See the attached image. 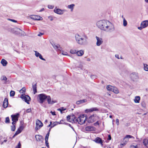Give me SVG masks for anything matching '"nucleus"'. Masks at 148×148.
Wrapping results in <instances>:
<instances>
[{
  "mask_svg": "<svg viewBox=\"0 0 148 148\" xmlns=\"http://www.w3.org/2000/svg\"><path fill=\"white\" fill-rule=\"evenodd\" d=\"M97 25L101 30L108 32L113 31L115 28L114 25L107 20H101L97 23Z\"/></svg>",
  "mask_w": 148,
  "mask_h": 148,
  "instance_id": "obj_1",
  "label": "nucleus"
},
{
  "mask_svg": "<svg viewBox=\"0 0 148 148\" xmlns=\"http://www.w3.org/2000/svg\"><path fill=\"white\" fill-rule=\"evenodd\" d=\"M75 38L77 42L80 45H86L88 44V37L85 34L81 35L76 34Z\"/></svg>",
  "mask_w": 148,
  "mask_h": 148,
  "instance_id": "obj_2",
  "label": "nucleus"
},
{
  "mask_svg": "<svg viewBox=\"0 0 148 148\" xmlns=\"http://www.w3.org/2000/svg\"><path fill=\"white\" fill-rule=\"evenodd\" d=\"M47 97V96L45 94H41L38 96V101L39 103L42 104Z\"/></svg>",
  "mask_w": 148,
  "mask_h": 148,
  "instance_id": "obj_3",
  "label": "nucleus"
},
{
  "mask_svg": "<svg viewBox=\"0 0 148 148\" xmlns=\"http://www.w3.org/2000/svg\"><path fill=\"white\" fill-rule=\"evenodd\" d=\"M99 119V117L96 114H93L90 116L88 119V122L90 123H92Z\"/></svg>",
  "mask_w": 148,
  "mask_h": 148,
  "instance_id": "obj_4",
  "label": "nucleus"
},
{
  "mask_svg": "<svg viewBox=\"0 0 148 148\" xmlns=\"http://www.w3.org/2000/svg\"><path fill=\"white\" fill-rule=\"evenodd\" d=\"M14 30L15 34L18 35L20 36H24L26 35L25 32L19 28H15L14 29Z\"/></svg>",
  "mask_w": 148,
  "mask_h": 148,
  "instance_id": "obj_5",
  "label": "nucleus"
},
{
  "mask_svg": "<svg viewBox=\"0 0 148 148\" xmlns=\"http://www.w3.org/2000/svg\"><path fill=\"white\" fill-rule=\"evenodd\" d=\"M79 122L78 123L82 125L87 120V118L85 116L84 114H82L80 115L78 117Z\"/></svg>",
  "mask_w": 148,
  "mask_h": 148,
  "instance_id": "obj_6",
  "label": "nucleus"
},
{
  "mask_svg": "<svg viewBox=\"0 0 148 148\" xmlns=\"http://www.w3.org/2000/svg\"><path fill=\"white\" fill-rule=\"evenodd\" d=\"M21 98L27 104H29V101L31 100V98L28 95H25V94H23L21 95Z\"/></svg>",
  "mask_w": 148,
  "mask_h": 148,
  "instance_id": "obj_7",
  "label": "nucleus"
},
{
  "mask_svg": "<svg viewBox=\"0 0 148 148\" xmlns=\"http://www.w3.org/2000/svg\"><path fill=\"white\" fill-rule=\"evenodd\" d=\"M65 10H61L59 8H57L56 7L54 10V12L55 13L60 15L62 14L64 12H66Z\"/></svg>",
  "mask_w": 148,
  "mask_h": 148,
  "instance_id": "obj_8",
  "label": "nucleus"
},
{
  "mask_svg": "<svg viewBox=\"0 0 148 148\" xmlns=\"http://www.w3.org/2000/svg\"><path fill=\"white\" fill-rule=\"evenodd\" d=\"M43 125V124L42 122L38 120H37L36 121V130H38L40 129Z\"/></svg>",
  "mask_w": 148,
  "mask_h": 148,
  "instance_id": "obj_9",
  "label": "nucleus"
},
{
  "mask_svg": "<svg viewBox=\"0 0 148 148\" xmlns=\"http://www.w3.org/2000/svg\"><path fill=\"white\" fill-rule=\"evenodd\" d=\"M131 79L133 81L137 80L138 78V74L136 73H133L130 75Z\"/></svg>",
  "mask_w": 148,
  "mask_h": 148,
  "instance_id": "obj_10",
  "label": "nucleus"
},
{
  "mask_svg": "<svg viewBox=\"0 0 148 148\" xmlns=\"http://www.w3.org/2000/svg\"><path fill=\"white\" fill-rule=\"evenodd\" d=\"M96 38L97 40L96 45L97 46H100L103 42V41L102 38H99L97 36H96Z\"/></svg>",
  "mask_w": 148,
  "mask_h": 148,
  "instance_id": "obj_11",
  "label": "nucleus"
},
{
  "mask_svg": "<svg viewBox=\"0 0 148 148\" xmlns=\"http://www.w3.org/2000/svg\"><path fill=\"white\" fill-rule=\"evenodd\" d=\"M19 114L17 113L15 115H12L11 116V117L12 118V121H15V122H16L18 121V118Z\"/></svg>",
  "mask_w": 148,
  "mask_h": 148,
  "instance_id": "obj_12",
  "label": "nucleus"
},
{
  "mask_svg": "<svg viewBox=\"0 0 148 148\" xmlns=\"http://www.w3.org/2000/svg\"><path fill=\"white\" fill-rule=\"evenodd\" d=\"M98 109L97 108H92L89 109H86L85 110L86 113L91 112L94 111H98Z\"/></svg>",
  "mask_w": 148,
  "mask_h": 148,
  "instance_id": "obj_13",
  "label": "nucleus"
},
{
  "mask_svg": "<svg viewBox=\"0 0 148 148\" xmlns=\"http://www.w3.org/2000/svg\"><path fill=\"white\" fill-rule=\"evenodd\" d=\"M95 127L92 126H88L86 127L85 130L87 131H95Z\"/></svg>",
  "mask_w": 148,
  "mask_h": 148,
  "instance_id": "obj_14",
  "label": "nucleus"
},
{
  "mask_svg": "<svg viewBox=\"0 0 148 148\" xmlns=\"http://www.w3.org/2000/svg\"><path fill=\"white\" fill-rule=\"evenodd\" d=\"M51 44L54 49L56 50H60L59 48H60V46L59 44H56L54 42L51 43Z\"/></svg>",
  "mask_w": 148,
  "mask_h": 148,
  "instance_id": "obj_15",
  "label": "nucleus"
},
{
  "mask_svg": "<svg viewBox=\"0 0 148 148\" xmlns=\"http://www.w3.org/2000/svg\"><path fill=\"white\" fill-rule=\"evenodd\" d=\"M94 141L97 143L100 144L102 145H103L102 140L98 137L96 138Z\"/></svg>",
  "mask_w": 148,
  "mask_h": 148,
  "instance_id": "obj_16",
  "label": "nucleus"
},
{
  "mask_svg": "<svg viewBox=\"0 0 148 148\" xmlns=\"http://www.w3.org/2000/svg\"><path fill=\"white\" fill-rule=\"evenodd\" d=\"M35 52V55L36 57H39V58L41 60L45 61V60L43 58L41 54H40L39 52L36 51H34Z\"/></svg>",
  "mask_w": 148,
  "mask_h": 148,
  "instance_id": "obj_17",
  "label": "nucleus"
},
{
  "mask_svg": "<svg viewBox=\"0 0 148 148\" xmlns=\"http://www.w3.org/2000/svg\"><path fill=\"white\" fill-rule=\"evenodd\" d=\"M46 99H47V102L49 104H52L56 102V101L53 100L51 101V97L50 96H47V97Z\"/></svg>",
  "mask_w": 148,
  "mask_h": 148,
  "instance_id": "obj_18",
  "label": "nucleus"
},
{
  "mask_svg": "<svg viewBox=\"0 0 148 148\" xmlns=\"http://www.w3.org/2000/svg\"><path fill=\"white\" fill-rule=\"evenodd\" d=\"M8 105V100L7 98L5 99L3 102V106L4 108H7Z\"/></svg>",
  "mask_w": 148,
  "mask_h": 148,
  "instance_id": "obj_19",
  "label": "nucleus"
},
{
  "mask_svg": "<svg viewBox=\"0 0 148 148\" xmlns=\"http://www.w3.org/2000/svg\"><path fill=\"white\" fill-rule=\"evenodd\" d=\"M148 25V21L146 20L143 21L141 24V26H142V27L144 28L147 27Z\"/></svg>",
  "mask_w": 148,
  "mask_h": 148,
  "instance_id": "obj_20",
  "label": "nucleus"
},
{
  "mask_svg": "<svg viewBox=\"0 0 148 148\" xmlns=\"http://www.w3.org/2000/svg\"><path fill=\"white\" fill-rule=\"evenodd\" d=\"M72 120L73 122L74 123H78L79 122V120L78 119V118H77L75 117V115L74 114H73V118H72Z\"/></svg>",
  "mask_w": 148,
  "mask_h": 148,
  "instance_id": "obj_21",
  "label": "nucleus"
},
{
  "mask_svg": "<svg viewBox=\"0 0 148 148\" xmlns=\"http://www.w3.org/2000/svg\"><path fill=\"white\" fill-rule=\"evenodd\" d=\"M84 51L82 50H80L79 51H77L76 52L77 55L79 56H82L84 54Z\"/></svg>",
  "mask_w": 148,
  "mask_h": 148,
  "instance_id": "obj_22",
  "label": "nucleus"
},
{
  "mask_svg": "<svg viewBox=\"0 0 148 148\" xmlns=\"http://www.w3.org/2000/svg\"><path fill=\"white\" fill-rule=\"evenodd\" d=\"M87 101V100L86 99H83L82 100H80L79 101H77L76 102V103L77 104L79 105L81 104L82 103L84 102H86Z\"/></svg>",
  "mask_w": 148,
  "mask_h": 148,
  "instance_id": "obj_23",
  "label": "nucleus"
},
{
  "mask_svg": "<svg viewBox=\"0 0 148 148\" xmlns=\"http://www.w3.org/2000/svg\"><path fill=\"white\" fill-rule=\"evenodd\" d=\"M37 85L36 84H32V88L33 91L34 92V93L35 94L37 92Z\"/></svg>",
  "mask_w": 148,
  "mask_h": 148,
  "instance_id": "obj_24",
  "label": "nucleus"
},
{
  "mask_svg": "<svg viewBox=\"0 0 148 148\" xmlns=\"http://www.w3.org/2000/svg\"><path fill=\"white\" fill-rule=\"evenodd\" d=\"M35 138L37 141H40L42 139V137L41 136L36 135L35 136Z\"/></svg>",
  "mask_w": 148,
  "mask_h": 148,
  "instance_id": "obj_25",
  "label": "nucleus"
},
{
  "mask_svg": "<svg viewBox=\"0 0 148 148\" xmlns=\"http://www.w3.org/2000/svg\"><path fill=\"white\" fill-rule=\"evenodd\" d=\"M112 91L116 94H117L119 93V91L118 89L117 88L114 86H113V88Z\"/></svg>",
  "mask_w": 148,
  "mask_h": 148,
  "instance_id": "obj_26",
  "label": "nucleus"
},
{
  "mask_svg": "<svg viewBox=\"0 0 148 148\" xmlns=\"http://www.w3.org/2000/svg\"><path fill=\"white\" fill-rule=\"evenodd\" d=\"M140 99V98L139 96H136L135 97L134 99V101L136 103H139Z\"/></svg>",
  "mask_w": 148,
  "mask_h": 148,
  "instance_id": "obj_27",
  "label": "nucleus"
},
{
  "mask_svg": "<svg viewBox=\"0 0 148 148\" xmlns=\"http://www.w3.org/2000/svg\"><path fill=\"white\" fill-rule=\"evenodd\" d=\"M75 6V4H72L70 5H69L67 6V8H68L70 9L71 10V11H72L74 9Z\"/></svg>",
  "mask_w": 148,
  "mask_h": 148,
  "instance_id": "obj_28",
  "label": "nucleus"
},
{
  "mask_svg": "<svg viewBox=\"0 0 148 148\" xmlns=\"http://www.w3.org/2000/svg\"><path fill=\"white\" fill-rule=\"evenodd\" d=\"M23 125H21L19 127L16 132L18 133V134H20L23 130Z\"/></svg>",
  "mask_w": 148,
  "mask_h": 148,
  "instance_id": "obj_29",
  "label": "nucleus"
},
{
  "mask_svg": "<svg viewBox=\"0 0 148 148\" xmlns=\"http://www.w3.org/2000/svg\"><path fill=\"white\" fill-rule=\"evenodd\" d=\"M1 63L2 64L3 66H5L7 63V61L5 59H2Z\"/></svg>",
  "mask_w": 148,
  "mask_h": 148,
  "instance_id": "obj_30",
  "label": "nucleus"
},
{
  "mask_svg": "<svg viewBox=\"0 0 148 148\" xmlns=\"http://www.w3.org/2000/svg\"><path fill=\"white\" fill-rule=\"evenodd\" d=\"M143 143L145 146L148 147V139L144 140Z\"/></svg>",
  "mask_w": 148,
  "mask_h": 148,
  "instance_id": "obj_31",
  "label": "nucleus"
},
{
  "mask_svg": "<svg viewBox=\"0 0 148 148\" xmlns=\"http://www.w3.org/2000/svg\"><path fill=\"white\" fill-rule=\"evenodd\" d=\"M113 88V86L110 85H108L107 86L106 88L108 90L112 91Z\"/></svg>",
  "mask_w": 148,
  "mask_h": 148,
  "instance_id": "obj_32",
  "label": "nucleus"
},
{
  "mask_svg": "<svg viewBox=\"0 0 148 148\" xmlns=\"http://www.w3.org/2000/svg\"><path fill=\"white\" fill-rule=\"evenodd\" d=\"M122 17L123 18V25L125 27L127 25V21L125 18L123 17V16H122Z\"/></svg>",
  "mask_w": 148,
  "mask_h": 148,
  "instance_id": "obj_33",
  "label": "nucleus"
},
{
  "mask_svg": "<svg viewBox=\"0 0 148 148\" xmlns=\"http://www.w3.org/2000/svg\"><path fill=\"white\" fill-rule=\"evenodd\" d=\"M50 131V129H49L48 132L45 138V141H48L49 136V132Z\"/></svg>",
  "mask_w": 148,
  "mask_h": 148,
  "instance_id": "obj_34",
  "label": "nucleus"
},
{
  "mask_svg": "<svg viewBox=\"0 0 148 148\" xmlns=\"http://www.w3.org/2000/svg\"><path fill=\"white\" fill-rule=\"evenodd\" d=\"M77 51L74 49H71L70 50V52L71 54H76Z\"/></svg>",
  "mask_w": 148,
  "mask_h": 148,
  "instance_id": "obj_35",
  "label": "nucleus"
},
{
  "mask_svg": "<svg viewBox=\"0 0 148 148\" xmlns=\"http://www.w3.org/2000/svg\"><path fill=\"white\" fill-rule=\"evenodd\" d=\"M58 124V122H54L53 124L51 125V128L50 129V130L51 129L55 126L56 125H57Z\"/></svg>",
  "mask_w": 148,
  "mask_h": 148,
  "instance_id": "obj_36",
  "label": "nucleus"
},
{
  "mask_svg": "<svg viewBox=\"0 0 148 148\" xmlns=\"http://www.w3.org/2000/svg\"><path fill=\"white\" fill-rule=\"evenodd\" d=\"M1 80H3L6 81L7 79V78L5 76L3 75L1 77Z\"/></svg>",
  "mask_w": 148,
  "mask_h": 148,
  "instance_id": "obj_37",
  "label": "nucleus"
},
{
  "mask_svg": "<svg viewBox=\"0 0 148 148\" xmlns=\"http://www.w3.org/2000/svg\"><path fill=\"white\" fill-rule=\"evenodd\" d=\"M126 138H133L134 139V138L132 136L130 135H127L124 138V139Z\"/></svg>",
  "mask_w": 148,
  "mask_h": 148,
  "instance_id": "obj_38",
  "label": "nucleus"
},
{
  "mask_svg": "<svg viewBox=\"0 0 148 148\" xmlns=\"http://www.w3.org/2000/svg\"><path fill=\"white\" fill-rule=\"evenodd\" d=\"M5 122L6 123H8L10 122V120L8 117H6L5 118Z\"/></svg>",
  "mask_w": 148,
  "mask_h": 148,
  "instance_id": "obj_39",
  "label": "nucleus"
},
{
  "mask_svg": "<svg viewBox=\"0 0 148 148\" xmlns=\"http://www.w3.org/2000/svg\"><path fill=\"white\" fill-rule=\"evenodd\" d=\"M144 70L147 71H148V65H147L146 64H144Z\"/></svg>",
  "mask_w": 148,
  "mask_h": 148,
  "instance_id": "obj_40",
  "label": "nucleus"
},
{
  "mask_svg": "<svg viewBox=\"0 0 148 148\" xmlns=\"http://www.w3.org/2000/svg\"><path fill=\"white\" fill-rule=\"evenodd\" d=\"M11 130L14 131L16 129L15 125H13L11 126Z\"/></svg>",
  "mask_w": 148,
  "mask_h": 148,
  "instance_id": "obj_41",
  "label": "nucleus"
},
{
  "mask_svg": "<svg viewBox=\"0 0 148 148\" xmlns=\"http://www.w3.org/2000/svg\"><path fill=\"white\" fill-rule=\"evenodd\" d=\"M15 95V92L11 90L10 92V95L11 97H13Z\"/></svg>",
  "mask_w": 148,
  "mask_h": 148,
  "instance_id": "obj_42",
  "label": "nucleus"
},
{
  "mask_svg": "<svg viewBox=\"0 0 148 148\" xmlns=\"http://www.w3.org/2000/svg\"><path fill=\"white\" fill-rule=\"evenodd\" d=\"M73 118V115H72L71 116L69 115H68L67 116V120L68 121H69L70 119L72 120V118Z\"/></svg>",
  "mask_w": 148,
  "mask_h": 148,
  "instance_id": "obj_43",
  "label": "nucleus"
},
{
  "mask_svg": "<svg viewBox=\"0 0 148 148\" xmlns=\"http://www.w3.org/2000/svg\"><path fill=\"white\" fill-rule=\"evenodd\" d=\"M42 18L40 16L38 15H36V20H41L40 18Z\"/></svg>",
  "mask_w": 148,
  "mask_h": 148,
  "instance_id": "obj_44",
  "label": "nucleus"
},
{
  "mask_svg": "<svg viewBox=\"0 0 148 148\" xmlns=\"http://www.w3.org/2000/svg\"><path fill=\"white\" fill-rule=\"evenodd\" d=\"M25 88H23L21 90L20 92L21 93H23L25 92Z\"/></svg>",
  "mask_w": 148,
  "mask_h": 148,
  "instance_id": "obj_45",
  "label": "nucleus"
},
{
  "mask_svg": "<svg viewBox=\"0 0 148 148\" xmlns=\"http://www.w3.org/2000/svg\"><path fill=\"white\" fill-rule=\"evenodd\" d=\"M21 144L20 142H19L18 143V145H17L16 147L15 148H21Z\"/></svg>",
  "mask_w": 148,
  "mask_h": 148,
  "instance_id": "obj_46",
  "label": "nucleus"
},
{
  "mask_svg": "<svg viewBox=\"0 0 148 148\" xmlns=\"http://www.w3.org/2000/svg\"><path fill=\"white\" fill-rule=\"evenodd\" d=\"M48 8L49 9H52L54 8V6L52 5H48Z\"/></svg>",
  "mask_w": 148,
  "mask_h": 148,
  "instance_id": "obj_47",
  "label": "nucleus"
},
{
  "mask_svg": "<svg viewBox=\"0 0 148 148\" xmlns=\"http://www.w3.org/2000/svg\"><path fill=\"white\" fill-rule=\"evenodd\" d=\"M91 78L92 79L96 78L97 76L95 75H92L90 76Z\"/></svg>",
  "mask_w": 148,
  "mask_h": 148,
  "instance_id": "obj_48",
  "label": "nucleus"
},
{
  "mask_svg": "<svg viewBox=\"0 0 148 148\" xmlns=\"http://www.w3.org/2000/svg\"><path fill=\"white\" fill-rule=\"evenodd\" d=\"M30 18L32 19L36 20V15L31 16L30 17Z\"/></svg>",
  "mask_w": 148,
  "mask_h": 148,
  "instance_id": "obj_49",
  "label": "nucleus"
},
{
  "mask_svg": "<svg viewBox=\"0 0 148 148\" xmlns=\"http://www.w3.org/2000/svg\"><path fill=\"white\" fill-rule=\"evenodd\" d=\"M130 148H138L137 145L135 146L134 145H131Z\"/></svg>",
  "mask_w": 148,
  "mask_h": 148,
  "instance_id": "obj_50",
  "label": "nucleus"
},
{
  "mask_svg": "<svg viewBox=\"0 0 148 148\" xmlns=\"http://www.w3.org/2000/svg\"><path fill=\"white\" fill-rule=\"evenodd\" d=\"M99 123L98 121H97L96 123H95L94 124V125L95 126H96L97 125H99Z\"/></svg>",
  "mask_w": 148,
  "mask_h": 148,
  "instance_id": "obj_51",
  "label": "nucleus"
},
{
  "mask_svg": "<svg viewBox=\"0 0 148 148\" xmlns=\"http://www.w3.org/2000/svg\"><path fill=\"white\" fill-rule=\"evenodd\" d=\"M8 20H9L10 21L13 22H14V23H16L17 22V21L16 20H15L14 19H8Z\"/></svg>",
  "mask_w": 148,
  "mask_h": 148,
  "instance_id": "obj_52",
  "label": "nucleus"
},
{
  "mask_svg": "<svg viewBox=\"0 0 148 148\" xmlns=\"http://www.w3.org/2000/svg\"><path fill=\"white\" fill-rule=\"evenodd\" d=\"M48 141H45V144L46 146L49 148V143L48 142Z\"/></svg>",
  "mask_w": 148,
  "mask_h": 148,
  "instance_id": "obj_53",
  "label": "nucleus"
},
{
  "mask_svg": "<svg viewBox=\"0 0 148 148\" xmlns=\"http://www.w3.org/2000/svg\"><path fill=\"white\" fill-rule=\"evenodd\" d=\"M116 123L117 125H118L119 124V121L118 119H116Z\"/></svg>",
  "mask_w": 148,
  "mask_h": 148,
  "instance_id": "obj_54",
  "label": "nucleus"
},
{
  "mask_svg": "<svg viewBox=\"0 0 148 148\" xmlns=\"http://www.w3.org/2000/svg\"><path fill=\"white\" fill-rule=\"evenodd\" d=\"M50 113H51L54 116L56 115L55 112H52V111H51Z\"/></svg>",
  "mask_w": 148,
  "mask_h": 148,
  "instance_id": "obj_55",
  "label": "nucleus"
},
{
  "mask_svg": "<svg viewBox=\"0 0 148 148\" xmlns=\"http://www.w3.org/2000/svg\"><path fill=\"white\" fill-rule=\"evenodd\" d=\"M19 134L16 131V132L14 134V136H13V137L14 138V137L15 136H16L18 134Z\"/></svg>",
  "mask_w": 148,
  "mask_h": 148,
  "instance_id": "obj_56",
  "label": "nucleus"
},
{
  "mask_svg": "<svg viewBox=\"0 0 148 148\" xmlns=\"http://www.w3.org/2000/svg\"><path fill=\"white\" fill-rule=\"evenodd\" d=\"M19 134L16 131V132L14 134V136H13V137L14 138V137L15 136H16L18 134Z\"/></svg>",
  "mask_w": 148,
  "mask_h": 148,
  "instance_id": "obj_57",
  "label": "nucleus"
},
{
  "mask_svg": "<svg viewBox=\"0 0 148 148\" xmlns=\"http://www.w3.org/2000/svg\"><path fill=\"white\" fill-rule=\"evenodd\" d=\"M19 134L16 131V132L14 134V136H13V137L14 138V137L15 136H16L18 134Z\"/></svg>",
  "mask_w": 148,
  "mask_h": 148,
  "instance_id": "obj_58",
  "label": "nucleus"
},
{
  "mask_svg": "<svg viewBox=\"0 0 148 148\" xmlns=\"http://www.w3.org/2000/svg\"><path fill=\"white\" fill-rule=\"evenodd\" d=\"M31 111V109H27L26 112H27L29 113Z\"/></svg>",
  "mask_w": 148,
  "mask_h": 148,
  "instance_id": "obj_59",
  "label": "nucleus"
},
{
  "mask_svg": "<svg viewBox=\"0 0 148 148\" xmlns=\"http://www.w3.org/2000/svg\"><path fill=\"white\" fill-rule=\"evenodd\" d=\"M138 28L139 29L141 30H142L143 28H144L142 26L140 25V26L138 27Z\"/></svg>",
  "mask_w": 148,
  "mask_h": 148,
  "instance_id": "obj_60",
  "label": "nucleus"
},
{
  "mask_svg": "<svg viewBox=\"0 0 148 148\" xmlns=\"http://www.w3.org/2000/svg\"><path fill=\"white\" fill-rule=\"evenodd\" d=\"M111 139V137L110 135H108V139L109 140H110Z\"/></svg>",
  "mask_w": 148,
  "mask_h": 148,
  "instance_id": "obj_61",
  "label": "nucleus"
},
{
  "mask_svg": "<svg viewBox=\"0 0 148 148\" xmlns=\"http://www.w3.org/2000/svg\"><path fill=\"white\" fill-rule=\"evenodd\" d=\"M44 34L43 33H40L38 35V36H40Z\"/></svg>",
  "mask_w": 148,
  "mask_h": 148,
  "instance_id": "obj_62",
  "label": "nucleus"
},
{
  "mask_svg": "<svg viewBox=\"0 0 148 148\" xmlns=\"http://www.w3.org/2000/svg\"><path fill=\"white\" fill-rule=\"evenodd\" d=\"M62 54L63 55H66L67 54V53L66 52H62Z\"/></svg>",
  "mask_w": 148,
  "mask_h": 148,
  "instance_id": "obj_63",
  "label": "nucleus"
},
{
  "mask_svg": "<svg viewBox=\"0 0 148 148\" xmlns=\"http://www.w3.org/2000/svg\"><path fill=\"white\" fill-rule=\"evenodd\" d=\"M115 57L118 59H119V56L118 54L115 55Z\"/></svg>",
  "mask_w": 148,
  "mask_h": 148,
  "instance_id": "obj_64",
  "label": "nucleus"
}]
</instances>
